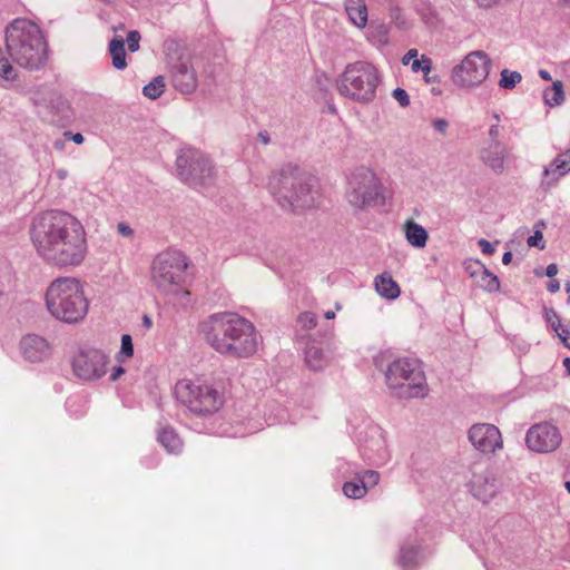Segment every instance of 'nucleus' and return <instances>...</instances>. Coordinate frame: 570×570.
<instances>
[{"label":"nucleus","instance_id":"nucleus-1","mask_svg":"<svg viewBox=\"0 0 570 570\" xmlns=\"http://www.w3.org/2000/svg\"><path fill=\"white\" fill-rule=\"evenodd\" d=\"M30 239L47 264L76 267L88 254L87 233L81 222L62 210H48L36 216L30 226Z\"/></svg>","mask_w":570,"mask_h":570},{"label":"nucleus","instance_id":"nucleus-2","mask_svg":"<svg viewBox=\"0 0 570 570\" xmlns=\"http://www.w3.org/2000/svg\"><path fill=\"white\" fill-rule=\"evenodd\" d=\"M206 342L219 354L246 358L257 351L258 334L254 324L235 313H216L200 324Z\"/></svg>","mask_w":570,"mask_h":570},{"label":"nucleus","instance_id":"nucleus-3","mask_svg":"<svg viewBox=\"0 0 570 570\" xmlns=\"http://www.w3.org/2000/svg\"><path fill=\"white\" fill-rule=\"evenodd\" d=\"M269 191L285 212L298 213L315 205L316 179L299 167L287 164L269 179Z\"/></svg>","mask_w":570,"mask_h":570},{"label":"nucleus","instance_id":"nucleus-4","mask_svg":"<svg viewBox=\"0 0 570 570\" xmlns=\"http://www.w3.org/2000/svg\"><path fill=\"white\" fill-rule=\"evenodd\" d=\"M6 50L20 67L38 70L47 61V42L41 29L31 20L14 19L4 31Z\"/></svg>","mask_w":570,"mask_h":570},{"label":"nucleus","instance_id":"nucleus-5","mask_svg":"<svg viewBox=\"0 0 570 570\" xmlns=\"http://www.w3.org/2000/svg\"><path fill=\"white\" fill-rule=\"evenodd\" d=\"M46 305L55 318L69 324L82 321L89 307L82 286L75 277L52 281L46 292Z\"/></svg>","mask_w":570,"mask_h":570},{"label":"nucleus","instance_id":"nucleus-6","mask_svg":"<svg viewBox=\"0 0 570 570\" xmlns=\"http://www.w3.org/2000/svg\"><path fill=\"white\" fill-rule=\"evenodd\" d=\"M381 82L377 68L367 61L348 63L336 80L341 96L358 104H370L376 98Z\"/></svg>","mask_w":570,"mask_h":570},{"label":"nucleus","instance_id":"nucleus-7","mask_svg":"<svg viewBox=\"0 0 570 570\" xmlns=\"http://www.w3.org/2000/svg\"><path fill=\"white\" fill-rule=\"evenodd\" d=\"M384 374L389 389L400 399L424 397L428 394L425 374L416 360H394Z\"/></svg>","mask_w":570,"mask_h":570},{"label":"nucleus","instance_id":"nucleus-8","mask_svg":"<svg viewBox=\"0 0 570 570\" xmlns=\"http://www.w3.org/2000/svg\"><path fill=\"white\" fill-rule=\"evenodd\" d=\"M179 403L198 416H208L216 413L224 404V393L214 384L199 380H180L174 390Z\"/></svg>","mask_w":570,"mask_h":570},{"label":"nucleus","instance_id":"nucleus-9","mask_svg":"<svg viewBox=\"0 0 570 570\" xmlns=\"http://www.w3.org/2000/svg\"><path fill=\"white\" fill-rule=\"evenodd\" d=\"M187 267V258L181 252L159 253L151 264V283L161 294L176 295L183 289Z\"/></svg>","mask_w":570,"mask_h":570},{"label":"nucleus","instance_id":"nucleus-10","mask_svg":"<svg viewBox=\"0 0 570 570\" xmlns=\"http://www.w3.org/2000/svg\"><path fill=\"white\" fill-rule=\"evenodd\" d=\"M176 171L179 179L193 188H209L217 179L213 161L193 148L183 149L177 155Z\"/></svg>","mask_w":570,"mask_h":570},{"label":"nucleus","instance_id":"nucleus-11","mask_svg":"<svg viewBox=\"0 0 570 570\" xmlns=\"http://www.w3.org/2000/svg\"><path fill=\"white\" fill-rule=\"evenodd\" d=\"M346 198L358 209L376 206L383 194L382 184L375 173L366 167L356 168L348 177Z\"/></svg>","mask_w":570,"mask_h":570},{"label":"nucleus","instance_id":"nucleus-12","mask_svg":"<svg viewBox=\"0 0 570 570\" xmlns=\"http://www.w3.org/2000/svg\"><path fill=\"white\" fill-rule=\"evenodd\" d=\"M492 60L483 50L469 52L451 72V79L460 88L480 86L489 76Z\"/></svg>","mask_w":570,"mask_h":570},{"label":"nucleus","instance_id":"nucleus-13","mask_svg":"<svg viewBox=\"0 0 570 570\" xmlns=\"http://www.w3.org/2000/svg\"><path fill=\"white\" fill-rule=\"evenodd\" d=\"M108 356L97 348L80 350L72 360L73 374L82 381L101 379L107 372Z\"/></svg>","mask_w":570,"mask_h":570},{"label":"nucleus","instance_id":"nucleus-14","mask_svg":"<svg viewBox=\"0 0 570 570\" xmlns=\"http://www.w3.org/2000/svg\"><path fill=\"white\" fill-rule=\"evenodd\" d=\"M561 440L558 428L547 422L531 426L525 436L529 449L542 453L554 451Z\"/></svg>","mask_w":570,"mask_h":570},{"label":"nucleus","instance_id":"nucleus-15","mask_svg":"<svg viewBox=\"0 0 570 570\" xmlns=\"http://www.w3.org/2000/svg\"><path fill=\"white\" fill-rule=\"evenodd\" d=\"M468 436L473 446L482 453H493L502 448L501 433L493 424H473L469 430Z\"/></svg>","mask_w":570,"mask_h":570},{"label":"nucleus","instance_id":"nucleus-16","mask_svg":"<svg viewBox=\"0 0 570 570\" xmlns=\"http://www.w3.org/2000/svg\"><path fill=\"white\" fill-rule=\"evenodd\" d=\"M170 81L173 87L184 95L193 94L198 80L195 69L189 60L179 59L169 67Z\"/></svg>","mask_w":570,"mask_h":570},{"label":"nucleus","instance_id":"nucleus-17","mask_svg":"<svg viewBox=\"0 0 570 570\" xmlns=\"http://www.w3.org/2000/svg\"><path fill=\"white\" fill-rule=\"evenodd\" d=\"M20 351L23 357L32 363L43 362L50 355V346L47 340L35 334L22 337Z\"/></svg>","mask_w":570,"mask_h":570},{"label":"nucleus","instance_id":"nucleus-18","mask_svg":"<svg viewBox=\"0 0 570 570\" xmlns=\"http://www.w3.org/2000/svg\"><path fill=\"white\" fill-rule=\"evenodd\" d=\"M470 491L474 498L487 503L498 492L497 480L489 471L474 473L470 481Z\"/></svg>","mask_w":570,"mask_h":570},{"label":"nucleus","instance_id":"nucleus-19","mask_svg":"<svg viewBox=\"0 0 570 570\" xmlns=\"http://www.w3.org/2000/svg\"><path fill=\"white\" fill-rule=\"evenodd\" d=\"M505 156L507 147L503 142L488 144L480 150L481 161L497 174L503 171Z\"/></svg>","mask_w":570,"mask_h":570},{"label":"nucleus","instance_id":"nucleus-20","mask_svg":"<svg viewBox=\"0 0 570 570\" xmlns=\"http://www.w3.org/2000/svg\"><path fill=\"white\" fill-rule=\"evenodd\" d=\"M570 171V149L557 155L552 163L544 168L542 184L547 186L553 185L559 178Z\"/></svg>","mask_w":570,"mask_h":570},{"label":"nucleus","instance_id":"nucleus-21","mask_svg":"<svg viewBox=\"0 0 570 570\" xmlns=\"http://www.w3.org/2000/svg\"><path fill=\"white\" fill-rule=\"evenodd\" d=\"M475 271L471 272L479 286L489 293H494L500 289L499 278L492 274L483 264L479 261H474Z\"/></svg>","mask_w":570,"mask_h":570},{"label":"nucleus","instance_id":"nucleus-22","mask_svg":"<svg viewBox=\"0 0 570 570\" xmlns=\"http://www.w3.org/2000/svg\"><path fill=\"white\" fill-rule=\"evenodd\" d=\"M345 11L350 21L362 29L367 23V7L364 0H346Z\"/></svg>","mask_w":570,"mask_h":570},{"label":"nucleus","instance_id":"nucleus-23","mask_svg":"<svg viewBox=\"0 0 570 570\" xmlns=\"http://www.w3.org/2000/svg\"><path fill=\"white\" fill-rule=\"evenodd\" d=\"M374 285L376 292L386 299H395L401 294L399 284L387 273L377 275Z\"/></svg>","mask_w":570,"mask_h":570},{"label":"nucleus","instance_id":"nucleus-24","mask_svg":"<svg viewBox=\"0 0 570 570\" xmlns=\"http://www.w3.org/2000/svg\"><path fill=\"white\" fill-rule=\"evenodd\" d=\"M305 361L312 370L318 371L327 364L328 356L321 345L309 342L305 348Z\"/></svg>","mask_w":570,"mask_h":570},{"label":"nucleus","instance_id":"nucleus-25","mask_svg":"<svg viewBox=\"0 0 570 570\" xmlns=\"http://www.w3.org/2000/svg\"><path fill=\"white\" fill-rule=\"evenodd\" d=\"M111 56L112 67L117 70H124L127 67L125 41L120 37H114L108 46Z\"/></svg>","mask_w":570,"mask_h":570},{"label":"nucleus","instance_id":"nucleus-26","mask_svg":"<svg viewBox=\"0 0 570 570\" xmlns=\"http://www.w3.org/2000/svg\"><path fill=\"white\" fill-rule=\"evenodd\" d=\"M406 240L416 248H422L426 245L428 232L413 220H407L404 225Z\"/></svg>","mask_w":570,"mask_h":570},{"label":"nucleus","instance_id":"nucleus-27","mask_svg":"<svg viewBox=\"0 0 570 570\" xmlns=\"http://www.w3.org/2000/svg\"><path fill=\"white\" fill-rule=\"evenodd\" d=\"M420 547L402 544L400 548L399 566L403 570H414L419 566Z\"/></svg>","mask_w":570,"mask_h":570},{"label":"nucleus","instance_id":"nucleus-28","mask_svg":"<svg viewBox=\"0 0 570 570\" xmlns=\"http://www.w3.org/2000/svg\"><path fill=\"white\" fill-rule=\"evenodd\" d=\"M371 440L364 445L366 454L371 458L372 455L383 456L385 452V439L380 428L373 426L370 429Z\"/></svg>","mask_w":570,"mask_h":570},{"label":"nucleus","instance_id":"nucleus-29","mask_svg":"<svg viewBox=\"0 0 570 570\" xmlns=\"http://www.w3.org/2000/svg\"><path fill=\"white\" fill-rule=\"evenodd\" d=\"M157 440L169 453H178L181 451V440L175 430L169 426L159 430Z\"/></svg>","mask_w":570,"mask_h":570},{"label":"nucleus","instance_id":"nucleus-30","mask_svg":"<svg viewBox=\"0 0 570 570\" xmlns=\"http://www.w3.org/2000/svg\"><path fill=\"white\" fill-rule=\"evenodd\" d=\"M544 102L550 107L560 106L564 100V91L561 81H554L553 85L543 92Z\"/></svg>","mask_w":570,"mask_h":570},{"label":"nucleus","instance_id":"nucleus-31","mask_svg":"<svg viewBox=\"0 0 570 570\" xmlns=\"http://www.w3.org/2000/svg\"><path fill=\"white\" fill-rule=\"evenodd\" d=\"M356 476L352 481H346L343 484V493L350 499H361L367 493V483Z\"/></svg>","mask_w":570,"mask_h":570},{"label":"nucleus","instance_id":"nucleus-32","mask_svg":"<svg viewBox=\"0 0 570 570\" xmlns=\"http://www.w3.org/2000/svg\"><path fill=\"white\" fill-rule=\"evenodd\" d=\"M165 89V79L163 76L155 77L149 83L142 88V94L149 99H157Z\"/></svg>","mask_w":570,"mask_h":570},{"label":"nucleus","instance_id":"nucleus-33","mask_svg":"<svg viewBox=\"0 0 570 570\" xmlns=\"http://www.w3.org/2000/svg\"><path fill=\"white\" fill-rule=\"evenodd\" d=\"M500 76L499 87L507 90L513 89L522 80L519 71H511L509 69H503Z\"/></svg>","mask_w":570,"mask_h":570},{"label":"nucleus","instance_id":"nucleus-34","mask_svg":"<svg viewBox=\"0 0 570 570\" xmlns=\"http://www.w3.org/2000/svg\"><path fill=\"white\" fill-rule=\"evenodd\" d=\"M544 222L540 220L535 224V230L534 234L529 236L527 239V244L529 247H537L539 249H544L546 244L543 242V234L540 229V227H544Z\"/></svg>","mask_w":570,"mask_h":570},{"label":"nucleus","instance_id":"nucleus-35","mask_svg":"<svg viewBox=\"0 0 570 570\" xmlns=\"http://www.w3.org/2000/svg\"><path fill=\"white\" fill-rule=\"evenodd\" d=\"M0 77L6 80H13L17 77V73L9 62V60L3 56L2 50L0 49Z\"/></svg>","mask_w":570,"mask_h":570},{"label":"nucleus","instance_id":"nucleus-36","mask_svg":"<svg viewBox=\"0 0 570 570\" xmlns=\"http://www.w3.org/2000/svg\"><path fill=\"white\" fill-rule=\"evenodd\" d=\"M411 69L413 72L422 71L424 76H428L432 70V60L423 55L421 59H415L412 62Z\"/></svg>","mask_w":570,"mask_h":570},{"label":"nucleus","instance_id":"nucleus-37","mask_svg":"<svg viewBox=\"0 0 570 570\" xmlns=\"http://www.w3.org/2000/svg\"><path fill=\"white\" fill-rule=\"evenodd\" d=\"M297 323L305 330H312L316 326V315L312 312L301 313L297 317Z\"/></svg>","mask_w":570,"mask_h":570},{"label":"nucleus","instance_id":"nucleus-38","mask_svg":"<svg viewBox=\"0 0 570 570\" xmlns=\"http://www.w3.org/2000/svg\"><path fill=\"white\" fill-rule=\"evenodd\" d=\"M119 355L125 357H131L134 355V344L131 336L129 334H124L121 336V346Z\"/></svg>","mask_w":570,"mask_h":570},{"label":"nucleus","instance_id":"nucleus-39","mask_svg":"<svg viewBox=\"0 0 570 570\" xmlns=\"http://www.w3.org/2000/svg\"><path fill=\"white\" fill-rule=\"evenodd\" d=\"M546 321L550 324L551 328L554 332H558L561 328L560 316L553 308H549L544 311Z\"/></svg>","mask_w":570,"mask_h":570},{"label":"nucleus","instance_id":"nucleus-40","mask_svg":"<svg viewBox=\"0 0 570 570\" xmlns=\"http://www.w3.org/2000/svg\"><path fill=\"white\" fill-rule=\"evenodd\" d=\"M360 480H364L367 483V489L376 485L380 481V473L374 470H366L361 475H357Z\"/></svg>","mask_w":570,"mask_h":570},{"label":"nucleus","instance_id":"nucleus-41","mask_svg":"<svg viewBox=\"0 0 570 570\" xmlns=\"http://www.w3.org/2000/svg\"><path fill=\"white\" fill-rule=\"evenodd\" d=\"M392 96L401 107H407L410 105V96L403 88H395L392 91Z\"/></svg>","mask_w":570,"mask_h":570},{"label":"nucleus","instance_id":"nucleus-42","mask_svg":"<svg viewBox=\"0 0 570 570\" xmlns=\"http://www.w3.org/2000/svg\"><path fill=\"white\" fill-rule=\"evenodd\" d=\"M140 33L137 30L128 32L127 43L130 52H136L139 49Z\"/></svg>","mask_w":570,"mask_h":570},{"label":"nucleus","instance_id":"nucleus-43","mask_svg":"<svg viewBox=\"0 0 570 570\" xmlns=\"http://www.w3.org/2000/svg\"><path fill=\"white\" fill-rule=\"evenodd\" d=\"M489 142L488 144H494V142H502L501 141V135H502V127L498 124H492L489 128Z\"/></svg>","mask_w":570,"mask_h":570},{"label":"nucleus","instance_id":"nucleus-44","mask_svg":"<svg viewBox=\"0 0 570 570\" xmlns=\"http://www.w3.org/2000/svg\"><path fill=\"white\" fill-rule=\"evenodd\" d=\"M478 245L480 246L481 250L485 255H493L495 253V246L494 244L490 243L489 240L481 238L478 242Z\"/></svg>","mask_w":570,"mask_h":570},{"label":"nucleus","instance_id":"nucleus-45","mask_svg":"<svg viewBox=\"0 0 570 570\" xmlns=\"http://www.w3.org/2000/svg\"><path fill=\"white\" fill-rule=\"evenodd\" d=\"M433 128L440 134H445L449 127V122L444 118H438L432 122Z\"/></svg>","mask_w":570,"mask_h":570},{"label":"nucleus","instance_id":"nucleus-46","mask_svg":"<svg viewBox=\"0 0 570 570\" xmlns=\"http://www.w3.org/2000/svg\"><path fill=\"white\" fill-rule=\"evenodd\" d=\"M63 135L67 139L72 140L77 145H80L83 142V136L80 132L72 134L70 131H66Z\"/></svg>","mask_w":570,"mask_h":570},{"label":"nucleus","instance_id":"nucleus-47","mask_svg":"<svg viewBox=\"0 0 570 570\" xmlns=\"http://www.w3.org/2000/svg\"><path fill=\"white\" fill-rule=\"evenodd\" d=\"M560 330L561 331L560 332L558 331L557 333H558L559 338L566 346L570 341V327L569 328L561 327Z\"/></svg>","mask_w":570,"mask_h":570},{"label":"nucleus","instance_id":"nucleus-48","mask_svg":"<svg viewBox=\"0 0 570 570\" xmlns=\"http://www.w3.org/2000/svg\"><path fill=\"white\" fill-rule=\"evenodd\" d=\"M118 233L122 236H131L132 229L125 223H119L117 226Z\"/></svg>","mask_w":570,"mask_h":570},{"label":"nucleus","instance_id":"nucleus-49","mask_svg":"<svg viewBox=\"0 0 570 570\" xmlns=\"http://www.w3.org/2000/svg\"><path fill=\"white\" fill-rule=\"evenodd\" d=\"M125 373V368L121 366H116L112 368L109 380L111 382L117 381Z\"/></svg>","mask_w":570,"mask_h":570},{"label":"nucleus","instance_id":"nucleus-50","mask_svg":"<svg viewBox=\"0 0 570 570\" xmlns=\"http://www.w3.org/2000/svg\"><path fill=\"white\" fill-rule=\"evenodd\" d=\"M417 57V50L416 49H410L404 57L402 58V63L404 66L409 65L411 59H414Z\"/></svg>","mask_w":570,"mask_h":570},{"label":"nucleus","instance_id":"nucleus-51","mask_svg":"<svg viewBox=\"0 0 570 570\" xmlns=\"http://www.w3.org/2000/svg\"><path fill=\"white\" fill-rule=\"evenodd\" d=\"M558 265L554 263H551L546 268V275L550 278L554 277L558 274Z\"/></svg>","mask_w":570,"mask_h":570},{"label":"nucleus","instance_id":"nucleus-52","mask_svg":"<svg viewBox=\"0 0 570 570\" xmlns=\"http://www.w3.org/2000/svg\"><path fill=\"white\" fill-rule=\"evenodd\" d=\"M547 289L550 293H557L560 289V282L558 279H551L548 283Z\"/></svg>","mask_w":570,"mask_h":570},{"label":"nucleus","instance_id":"nucleus-53","mask_svg":"<svg viewBox=\"0 0 570 570\" xmlns=\"http://www.w3.org/2000/svg\"><path fill=\"white\" fill-rule=\"evenodd\" d=\"M257 138L264 145H268L271 142V137L267 131H259Z\"/></svg>","mask_w":570,"mask_h":570},{"label":"nucleus","instance_id":"nucleus-54","mask_svg":"<svg viewBox=\"0 0 570 570\" xmlns=\"http://www.w3.org/2000/svg\"><path fill=\"white\" fill-rule=\"evenodd\" d=\"M65 145H66V141L62 140V139H56L53 141V147L57 149V150H62L65 148Z\"/></svg>","mask_w":570,"mask_h":570},{"label":"nucleus","instance_id":"nucleus-55","mask_svg":"<svg viewBox=\"0 0 570 570\" xmlns=\"http://www.w3.org/2000/svg\"><path fill=\"white\" fill-rule=\"evenodd\" d=\"M511 261H512V253H511V252H505V253L503 254V256H502V263H503L504 265H508V264H510V263H511Z\"/></svg>","mask_w":570,"mask_h":570},{"label":"nucleus","instance_id":"nucleus-56","mask_svg":"<svg viewBox=\"0 0 570 570\" xmlns=\"http://www.w3.org/2000/svg\"><path fill=\"white\" fill-rule=\"evenodd\" d=\"M539 76L543 79V80H551V75L548 70L546 69H540L539 70Z\"/></svg>","mask_w":570,"mask_h":570},{"label":"nucleus","instance_id":"nucleus-57","mask_svg":"<svg viewBox=\"0 0 570 570\" xmlns=\"http://www.w3.org/2000/svg\"><path fill=\"white\" fill-rule=\"evenodd\" d=\"M439 77L436 75L434 76H430V73L428 76H424V80L428 82V83H431V82H436L439 79Z\"/></svg>","mask_w":570,"mask_h":570},{"label":"nucleus","instance_id":"nucleus-58","mask_svg":"<svg viewBox=\"0 0 570 570\" xmlns=\"http://www.w3.org/2000/svg\"><path fill=\"white\" fill-rule=\"evenodd\" d=\"M563 366L566 367L567 372L570 374V357L563 358Z\"/></svg>","mask_w":570,"mask_h":570},{"label":"nucleus","instance_id":"nucleus-59","mask_svg":"<svg viewBox=\"0 0 570 570\" xmlns=\"http://www.w3.org/2000/svg\"><path fill=\"white\" fill-rule=\"evenodd\" d=\"M466 272H469V274L471 275V272L475 271V266H474V262H471L466 265L465 267Z\"/></svg>","mask_w":570,"mask_h":570},{"label":"nucleus","instance_id":"nucleus-60","mask_svg":"<svg viewBox=\"0 0 570 570\" xmlns=\"http://www.w3.org/2000/svg\"><path fill=\"white\" fill-rule=\"evenodd\" d=\"M417 11L422 14V17L428 21V9L424 10L423 8H417Z\"/></svg>","mask_w":570,"mask_h":570},{"label":"nucleus","instance_id":"nucleus-61","mask_svg":"<svg viewBox=\"0 0 570 570\" xmlns=\"http://www.w3.org/2000/svg\"><path fill=\"white\" fill-rule=\"evenodd\" d=\"M428 21H430V19L434 18L435 17V12L434 10L431 8V7H428Z\"/></svg>","mask_w":570,"mask_h":570},{"label":"nucleus","instance_id":"nucleus-62","mask_svg":"<svg viewBox=\"0 0 570 570\" xmlns=\"http://www.w3.org/2000/svg\"><path fill=\"white\" fill-rule=\"evenodd\" d=\"M324 316L326 320H332L335 317V313L333 311H327Z\"/></svg>","mask_w":570,"mask_h":570},{"label":"nucleus","instance_id":"nucleus-63","mask_svg":"<svg viewBox=\"0 0 570 570\" xmlns=\"http://www.w3.org/2000/svg\"><path fill=\"white\" fill-rule=\"evenodd\" d=\"M492 118H493V120H494V124L500 125L501 119H500V115H499V114L494 112V114L492 115Z\"/></svg>","mask_w":570,"mask_h":570},{"label":"nucleus","instance_id":"nucleus-64","mask_svg":"<svg viewBox=\"0 0 570 570\" xmlns=\"http://www.w3.org/2000/svg\"><path fill=\"white\" fill-rule=\"evenodd\" d=\"M144 324L149 327L151 325V320L148 316H144Z\"/></svg>","mask_w":570,"mask_h":570}]
</instances>
